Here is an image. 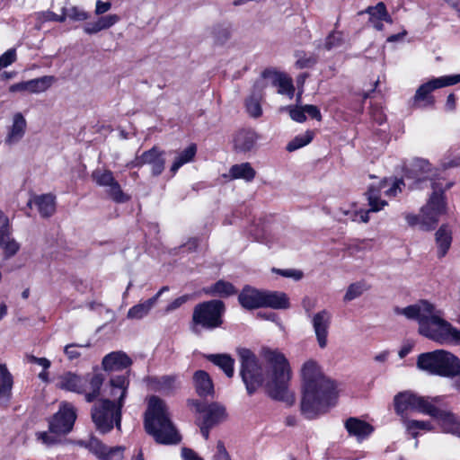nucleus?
I'll list each match as a JSON object with an SVG mask.
<instances>
[{
	"label": "nucleus",
	"instance_id": "10",
	"mask_svg": "<svg viewBox=\"0 0 460 460\" xmlns=\"http://www.w3.org/2000/svg\"><path fill=\"white\" fill-rule=\"evenodd\" d=\"M225 306L222 301L211 300L195 306L192 315V332L199 333V327L212 330L222 324Z\"/></svg>",
	"mask_w": 460,
	"mask_h": 460
},
{
	"label": "nucleus",
	"instance_id": "25",
	"mask_svg": "<svg viewBox=\"0 0 460 460\" xmlns=\"http://www.w3.org/2000/svg\"><path fill=\"white\" fill-rule=\"evenodd\" d=\"M27 121L21 112L13 116V123L8 129L5 144L12 146L17 144L25 135Z\"/></svg>",
	"mask_w": 460,
	"mask_h": 460
},
{
	"label": "nucleus",
	"instance_id": "37",
	"mask_svg": "<svg viewBox=\"0 0 460 460\" xmlns=\"http://www.w3.org/2000/svg\"><path fill=\"white\" fill-rule=\"evenodd\" d=\"M264 92H259L255 89V84L252 86V93L245 100V108L247 113L252 118H260L262 115L261 100Z\"/></svg>",
	"mask_w": 460,
	"mask_h": 460
},
{
	"label": "nucleus",
	"instance_id": "18",
	"mask_svg": "<svg viewBox=\"0 0 460 460\" xmlns=\"http://www.w3.org/2000/svg\"><path fill=\"white\" fill-rule=\"evenodd\" d=\"M56 81L57 79L53 75H44L13 84L9 87V92L40 94L49 90Z\"/></svg>",
	"mask_w": 460,
	"mask_h": 460
},
{
	"label": "nucleus",
	"instance_id": "64",
	"mask_svg": "<svg viewBox=\"0 0 460 460\" xmlns=\"http://www.w3.org/2000/svg\"><path fill=\"white\" fill-rule=\"evenodd\" d=\"M389 357V351L387 350H384L378 354H376L375 357H374V359L375 361L376 362H379V363H384L387 360Z\"/></svg>",
	"mask_w": 460,
	"mask_h": 460
},
{
	"label": "nucleus",
	"instance_id": "57",
	"mask_svg": "<svg viewBox=\"0 0 460 460\" xmlns=\"http://www.w3.org/2000/svg\"><path fill=\"white\" fill-rule=\"evenodd\" d=\"M190 296L188 295L181 296L176 299H174L172 303H170L165 308L166 313L172 312L181 306L189 300Z\"/></svg>",
	"mask_w": 460,
	"mask_h": 460
},
{
	"label": "nucleus",
	"instance_id": "14",
	"mask_svg": "<svg viewBox=\"0 0 460 460\" xmlns=\"http://www.w3.org/2000/svg\"><path fill=\"white\" fill-rule=\"evenodd\" d=\"M269 85L277 87L279 94H286L289 97L294 94L292 79L274 69H265L261 77L255 81V89L259 92H264Z\"/></svg>",
	"mask_w": 460,
	"mask_h": 460
},
{
	"label": "nucleus",
	"instance_id": "4",
	"mask_svg": "<svg viewBox=\"0 0 460 460\" xmlns=\"http://www.w3.org/2000/svg\"><path fill=\"white\" fill-rule=\"evenodd\" d=\"M145 429L160 444H176L181 440V436L170 420L166 404L156 396L149 399Z\"/></svg>",
	"mask_w": 460,
	"mask_h": 460
},
{
	"label": "nucleus",
	"instance_id": "30",
	"mask_svg": "<svg viewBox=\"0 0 460 460\" xmlns=\"http://www.w3.org/2000/svg\"><path fill=\"white\" fill-rule=\"evenodd\" d=\"M345 428L350 436H354L358 440H362L369 436L373 428L367 422L358 418H349L345 422Z\"/></svg>",
	"mask_w": 460,
	"mask_h": 460
},
{
	"label": "nucleus",
	"instance_id": "36",
	"mask_svg": "<svg viewBox=\"0 0 460 460\" xmlns=\"http://www.w3.org/2000/svg\"><path fill=\"white\" fill-rule=\"evenodd\" d=\"M193 382L196 391L200 396H207L213 394V383L207 372L203 370L196 371L193 376Z\"/></svg>",
	"mask_w": 460,
	"mask_h": 460
},
{
	"label": "nucleus",
	"instance_id": "24",
	"mask_svg": "<svg viewBox=\"0 0 460 460\" xmlns=\"http://www.w3.org/2000/svg\"><path fill=\"white\" fill-rule=\"evenodd\" d=\"M131 358L123 351H113L107 354L102 361L104 371H120L131 366Z\"/></svg>",
	"mask_w": 460,
	"mask_h": 460
},
{
	"label": "nucleus",
	"instance_id": "5",
	"mask_svg": "<svg viewBox=\"0 0 460 460\" xmlns=\"http://www.w3.org/2000/svg\"><path fill=\"white\" fill-rule=\"evenodd\" d=\"M402 185L404 186V182L402 180H396L389 187V181L387 180H384L379 183L378 186L369 187L367 193L368 205L370 207L368 210H350L341 208L340 214L344 217H347L348 219L353 222L367 223L369 220L368 215L370 212H378L387 205V202L385 200L380 199L381 195L384 193L386 196L394 197L398 192H401Z\"/></svg>",
	"mask_w": 460,
	"mask_h": 460
},
{
	"label": "nucleus",
	"instance_id": "11",
	"mask_svg": "<svg viewBox=\"0 0 460 460\" xmlns=\"http://www.w3.org/2000/svg\"><path fill=\"white\" fill-rule=\"evenodd\" d=\"M440 401L441 396L425 397L411 392H403L394 397V410L402 417V421L403 419H407L408 411H416L429 416L435 403Z\"/></svg>",
	"mask_w": 460,
	"mask_h": 460
},
{
	"label": "nucleus",
	"instance_id": "56",
	"mask_svg": "<svg viewBox=\"0 0 460 460\" xmlns=\"http://www.w3.org/2000/svg\"><path fill=\"white\" fill-rule=\"evenodd\" d=\"M27 360L29 363L40 366L45 370H48L51 366V362L46 358H37L33 355H29L27 356Z\"/></svg>",
	"mask_w": 460,
	"mask_h": 460
},
{
	"label": "nucleus",
	"instance_id": "44",
	"mask_svg": "<svg viewBox=\"0 0 460 460\" xmlns=\"http://www.w3.org/2000/svg\"><path fill=\"white\" fill-rule=\"evenodd\" d=\"M209 361L218 366L228 377L234 375V359L226 354H212L208 357Z\"/></svg>",
	"mask_w": 460,
	"mask_h": 460
},
{
	"label": "nucleus",
	"instance_id": "50",
	"mask_svg": "<svg viewBox=\"0 0 460 460\" xmlns=\"http://www.w3.org/2000/svg\"><path fill=\"white\" fill-rule=\"evenodd\" d=\"M89 347H90L89 343H87V344L72 343V344L66 345L64 348V353L69 360H75L82 355V352H81L82 349H87Z\"/></svg>",
	"mask_w": 460,
	"mask_h": 460
},
{
	"label": "nucleus",
	"instance_id": "52",
	"mask_svg": "<svg viewBox=\"0 0 460 460\" xmlns=\"http://www.w3.org/2000/svg\"><path fill=\"white\" fill-rule=\"evenodd\" d=\"M16 60L15 49H9L0 56V70L12 65Z\"/></svg>",
	"mask_w": 460,
	"mask_h": 460
},
{
	"label": "nucleus",
	"instance_id": "51",
	"mask_svg": "<svg viewBox=\"0 0 460 460\" xmlns=\"http://www.w3.org/2000/svg\"><path fill=\"white\" fill-rule=\"evenodd\" d=\"M215 40L219 44H224L231 36V30L227 26L217 25L213 29Z\"/></svg>",
	"mask_w": 460,
	"mask_h": 460
},
{
	"label": "nucleus",
	"instance_id": "54",
	"mask_svg": "<svg viewBox=\"0 0 460 460\" xmlns=\"http://www.w3.org/2000/svg\"><path fill=\"white\" fill-rule=\"evenodd\" d=\"M276 272L285 278H290L295 280H300L304 276L301 270L295 269L276 270Z\"/></svg>",
	"mask_w": 460,
	"mask_h": 460
},
{
	"label": "nucleus",
	"instance_id": "62",
	"mask_svg": "<svg viewBox=\"0 0 460 460\" xmlns=\"http://www.w3.org/2000/svg\"><path fill=\"white\" fill-rule=\"evenodd\" d=\"M405 220L411 226H420V214L419 215L407 214L405 216Z\"/></svg>",
	"mask_w": 460,
	"mask_h": 460
},
{
	"label": "nucleus",
	"instance_id": "27",
	"mask_svg": "<svg viewBox=\"0 0 460 460\" xmlns=\"http://www.w3.org/2000/svg\"><path fill=\"white\" fill-rule=\"evenodd\" d=\"M13 378L5 364L0 363V406H7L12 398Z\"/></svg>",
	"mask_w": 460,
	"mask_h": 460
},
{
	"label": "nucleus",
	"instance_id": "26",
	"mask_svg": "<svg viewBox=\"0 0 460 460\" xmlns=\"http://www.w3.org/2000/svg\"><path fill=\"white\" fill-rule=\"evenodd\" d=\"M263 294L264 290L246 287L239 294L238 300L241 305L246 309L264 307Z\"/></svg>",
	"mask_w": 460,
	"mask_h": 460
},
{
	"label": "nucleus",
	"instance_id": "63",
	"mask_svg": "<svg viewBox=\"0 0 460 460\" xmlns=\"http://www.w3.org/2000/svg\"><path fill=\"white\" fill-rule=\"evenodd\" d=\"M456 95L454 93H450L447 99L446 109L447 111H453L456 108Z\"/></svg>",
	"mask_w": 460,
	"mask_h": 460
},
{
	"label": "nucleus",
	"instance_id": "49",
	"mask_svg": "<svg viewBox=\"0 0 460 460\" xmlns=\"http://www.w3.org/2000/svg\"><path fill=\"white\" fill-rule=\"evenodd\" d=\"M64 12L66 18H69L73 21L83 22L89 18V13L77 6L64 8Z\"/></svg>",
	"mask_w": 460,
	"mask_h": 460
},
{
	"label": "nucleus",
	"instance_id": "21",
	"mask_svg": "<svg viewBox=\"0 0 460 460\" xmlns=\"http://www.w3.org/2000/svg\"><path fill=\"white\" fill-rule=\"evenodd\" d=\"M87 447L100 460H121L123 458V447H108L95 438L90 439Z\"/></svg>",
	"mask_w": 460,
	"mask_h": 460
},
{
	"label": "nucleus",
	"instance_id": "2",
	"mask_svg": "<svg viewBox=\"0 0 460 460\" xmlns=\"http://www.w3.org/2000/svg\"><path fill=\"white\" fill-rule=\"evenodd\" d=\"M394 313L416 321L419 333L438 344L460 345V329L447 321L443 312L427 300L406 307H395Z\"/></svg>",
	"mask_w": 460,
	"mask_h": 460
},
{
	"label": "nucleus",
	"instance_id": "33",
	"mask_svg": "<svg viewBox=\"0 0 460 460\" xmlns=\"http://www.w3.org/2000/svg\"><path fill=\"white\" fill-rule=\"evenodd\" d=\"M439 349L419 355L417 367L424 371L438 376Z\"/></svg>",
	"mask_w": 460,
	"mask_h": 460
},
{
	"label": "nucleus",
	"instance_id": "40",
	"mask_svg": "<svg viewBox=\"0 0 460 460\" xmlns=\"http://www.w3.org/2000/svg\"><path fill=\"white\" fill-rule=\"evenodd\" d=\"M155 305V298H149L133 305L128 311L127 317L131 320H140L146 316Z\"/></svg>",
	"mask_w": 460,
	"mask_h": 460
},
{
	"label": "nucleus",
	"instance_id": "8",
	"mask_svg": "<svg viewBox=\"0 0 460 460\" xmlns=\"http://www.w3.org/2000/svg\"><path fill=\"white\" fill-rule=\"evenodd\" d=\"M121 410L109 398L100 399L92 408L91 416L96 429L102 433H108L115 426L120 429Z\"/></svg>",
	"mask_w": 460,
	"mask_h": 460
},
{
	"label": "nucleus",
	"instance_id": "16",
	"mask_svg": "<svg viewBox=\"0 0 460 460\" xmlns=\"http://www.w3.org/2000/svg\"><path fill=\"white\" fill-rule=\"evenodd\" d=\"M164 155V151L154 146L151 149L145 151L141 155L136 156L133 161L127 164V167L134 168L148 164L151 166L152 174L158 176L164 170L165 159Z\"/></svg>",
	"mask_w": 460,
	"mask_h": 460
},
{
	"label": "nucleus",
	"instance_id": "1",
	"mask_svg": "<svg viewBox=\"0 0 460 460\" xmlns=\"http://www.w3.org/2000/svg\"><path fill=\"white\" fill-rule=\"evenodd\" d=\"M241 360V376L249 394L263 386L276 400H288V385L291 376L288 360L278 349L265 348L261 350L263 368L255 355L248 349L237 350Z\"/></svg>",
	"mask_w": 460,
	"mask_h": 460
},
{
	"label": "nucleus",
	"instance_id": "23",
	"mask_svg": "<svg viewBox=\"0 0 460 460\" xmlns=\"http://www.w3.org/2000/svg\"><path fill=\"white\" fill-rule=\"evenodd\" d=\"M459 374V358L449 351L439 349L438 376L450 377Z\"/></svg>",
	"mask_w": 460,
	"mask_h": 460
},
{
	"label": "nucleus",
	"instance_id": "12",
	"mask_svg": "<svg viewBox=\"0 0 460 460\" xmlns=\"http://www.w3.org/2000/svg\"><path fill=\"white\" fill-rule=\"evenodd\" d=\"M191 405L199 414L197 420L200 432L204 438L208 439L209 429L226 419V409L218 403L205 404L198 401H192Z\"/></svg>",
	"mask_w": 460,
	"mask_h": 460
},
{
	"label": "nucleus",
	"instance_id": "42",
	"mask_svg": "<svg viewBox=\"0 0 460 460\" xmlns=\"http://www.w3.org/2000/svg\"><path fill=\"white\" fill-rule=\"evenodd\" d=\"M40 215L44 217H50L55 212V198L50 194L38 196L34 199Z\"/></svg>",
	"mask_w": 460,
	"mask_h": 460
},
{
	"label": "nucleus",
	"instance_id": "55",
	"mask_svg": "<svg viewBox=\"0 0 460 460\" xmlns=\"http://www.w3.org/2000/svg\"><path fill=\"white\" fill-rule=\"evenodd\" d=\"M288 109L289 111V115L293 120L301 123L306 119L303 107L302 108L289 107Z\"/></svg>",
	"mask_w": 460,
	"mask_h": 460
},
{
	"label": "nucleus",
	"instance_id": "6",
	"mask_svg": "<svg viewBox=\"0 0 460 460\" xmlns=\"http://www.w3.org/2000/svg\"><path fill=\"white\" fill-rule=\"evenodd\" d=\"M103 380V375L101 373L80 376L66 372L58 377L57 386L62 390L84 394L85 401L92 402L100 395Z\"/></svg>",
	"mask_w": 460,
	"mask_h": 460
},
{
	"label": "nucleus",
	"instance_id": "43",
	"mask_svg": "<svg viewBox=\"0 0 460 460\" xmlns=\"http://www.w3.org/2000/svg\"><path fill=\"white\" fill-rule=\"evenodd\" d=\"M197 152L196 145L191 144L186 149L181 151L174 159L172 166L171 172L172 174H175L177 171L185 164L190 163L193 160Z\"/></svg>",
	"mask_w": 460,
	"mask_h": 460
},
{
	"label": "nucleus",
	"instance_id": "59",
	"mask_svg": "<svg viewBox=\"0 0 460 460\" xmlns=\"http://www.w3.org/2000/svg\"><path fill=\"white\" fill-rule=\"evenodd\" d=\"M305 114L307 113L309 116H311L314 119H316L317 120H321L322 116L319 109L314 105H305L303 107Z\"/></svg>",
	"mask_w": 460,
	"mask_h": 460
},
{
	"label": "nucleus",
	"instance_id": "28",
	"mask_svg": "<svg viewBox=\"0 0 460 460\" xmlns=\"http://www.w3.org/2000/svg\"><path fill=\"white\" fill-rule=\"evenodd\" d=\"M452 230L447 225H442L435 234L437 254L438 258L446 256L452 243Z\"/></svg>",
	"mask_w": 460,
	"mask_h": 460
},
{
	"label": "nucleus",
	"instance_id": "53",
	"mask_svg": "<svg viewBox=\"0 0 460 460\" xmlns=\"http://www.w3.org/2000/svg\"><path fill=\"white\" fill-rule=\"evenodd\" d=\"M296 66L298 69H303L306 67H311L316 63L315 58L312 56H306V55H299L296 54Z\"/></svg>",
	"mask_w": 460,
	"mask_h": 460
},
{
	"label": "nucleus",
	"instance_id": "39",
	"mask_svg": "<svg viewBox=\"0 0 460 460\" xmlns=\"http://www.w3.org/2000/svg\"><path fill=\"white\" fill-rule=\"evenodd\" d=\"M258 140V136L253 131H242L234 138V146L243 152L250 151L253 148Z\"/></svg>",
	"mask_w": 460,
	"mask_h": 460
},
{
	"label": "nucleus",
	"instance_id": "20",
	"mask_svg": "<svg viewBox=\"0 0 460 460\" xmlns=\"http://www.w3.org/2000/svg\"><path fill=\"white\" fill-rule=\"evenodd\" d=\"M129 379L125 375L112 376L109 381L110 397L116 405L123 407L128 395Z\"/></svg>",
	"mask_w": 460,
	"mask_h": 460
},
{
	"label": "nucleus",
	"instance_id": "32",
	"mask_svg": "<svg viewBox=\"0 0 460 460\" xmlns=\"http://www.w3.org/2000/svg\"><path fill=\"white\" fill-rule=\"evenodd\" d=\"M264 307L273 309H288L290 306L289 298L284 292L267 291L263 294Z\"/></svg>",
	"mask_w": 460,
	"mask_h": 460
},
{
	"label": "nucleus",
	"instance_id": "9",
	"mask_svg": "<svg viewBox=\"0 0 460 460\" xmlns=\"http://www.w3.org/2000/svg\"><path fill=\"white\" fill-rule=\"evenodd\" d=\"M432 189V194L420 212V228L426 231L433 229L439 217L447 213L443 184L441 182H433Z\"/></svg>",
	"mask_w": 460,
	"mask_h": 460
},
{
	"label": "nucleus",
	"instance_id": "15",
	"mask_svg": "<svg viewBox=\"0 0 460 460\" xmlns=\"http://www.w3.org/2000/svg\"><path fill=\"white\" fill-rule=\"evenodd\" d=\"M443 399L435 403L430 417L435 419L441 432L460 438V417L444 406Z\"/></svg>",
	"mask_w": 460,
	"mask_h": 460
},
{
	"label": "nucleus",
	"instance_id": "60",
	"mask_svg": "<svg viewBox=\"0 0 460 460\" xmlns=\"http://www.w3.org/2000/svg\"><path fill=\"white\" fill-rule=\"evenodd\" d=\"M414 345H415V343H414L413 341H405L402 345V347H401V349H400V350L398 352L399 357L401 358H403L404 357H406L412 350Z\"/></svg>",
	"mask_w": 460,
	"mask_h": 460
},
{
	"label": "nucleus",
	"instance_id": "46",
	"mask_svg": "<svg viewBox=\"0 0 460 460\" xmlns=\"http://www.w3.org/2000/svg\"><path fill=\"white\" fill-rule=\"evenodd\" d=\"M314 138V133L312 131H305V133L296 136L293 138L287 146L288 152L296 151L306 145H308Z\"/></svg>",
	"mask_w": 460,
	"mask_h": 460
},
{
	"label": "nucleus",
	"instance_id": "41",
	"mask_svg": "<svg viewBox=\"0 0 460 460\" xmlns=\"http://www.w3.org/2000/svg\"><path fill=\"white\" fill-rule=\"evenodd\" d=\"M181 456L183 460H203L193 450L189 448H182ZM213 460H231L223 442L218 441L217 445V452L214 455Z\"/></svg>",
	"mask_w": 460,
	"mask_h": 460
},
{
	"label": "nucleus",
	"instance_id": "61",
	"mask_svg": "<svg viewBox=\"0 0 460 460\" xmlns=\"http://www.w3.org/2000/svg\"><path fill=\"white\" fill-rule=\"evenodd\" d=\"M430 164L429 162L423 159H418L414 162V169H420L423 172H428L429 171Z\"/></svg>",
	"mask_w": 460,
	"mask_h": 460
},
{
	"label": "nucleus",
	"instance_id": "34",
	"mask_svg": "<svg viewBox=\"0 0 460 460\" xmlns=\"http://www.w3.org/2000/svg\"><path fill=\"white\" fill-rule=\"evenodd\" d=\"M402 424L406 432L413 438H417L421 433L434 430V425L429 420L403 419Z\"/></svg>",
	"mask_w": 460,
	"mask_h": 460
},
{
	"label": "nucleus",
	"instance_id": "48",
	"mask_svg": "<svg viewBox=\"0 0 460 460\" xmlns=\"http://www.w3.org/2000/svg\"><path fill=\"white\" fill-rule=\"evenodd\" d=\"M345 41L344 35L341 31H333L331 32L323 43V49L332 50L343 45Z\"/></svg>",
	"mask_w": 460,
	"mask_h": 460
},
{
	"label": "nucleus",
	"instance_id": "17",
	"mask_svg": "<svg viewBox=\"0 0 460 460\" xmlns=\"http://www.w3.org/2000/svg\"><path fill=\"white\" fill-rule=\"evenodd\" d=\"M92 176L96 184L109 188V194L115 201L124 202L128 200V197L123 193L111 171L96 169L93 172Z\"/></svg>",
	"mask_w": 460,
	"mask_h": 460
},
{
	"label": "nucleus",
	"instance_id": "31",
	"mask_svg": "<svg viewBox=\"0 0 460 460\" xmlns=\"http://www.w3.org/2000/svg\"><path fill=\"white\" fill-rule=\"evenodd\" d=\"M119 21L117 14H108L99 17L95 22H87L84 26V31L86 34L93 35L101 31L110 29Z\"/></svg>",
	"mask_w": 460,
	"mask_h": 460
},
{
	"label": "nucleus",
	"instance_id": "35",
	"mask_svg": "<svg viewBox=\"0 0 460 460\" xmlns=\"http://www.w3.org/2000/svg\"><path fill=\"white\" fill-rule=\"evenodd\" d=\"M256 175L255 170L252 167L249 163H243L240 164H234L229 169L227 175L224 177L228 180L242 179L246 181H252Z\"/></svg>",
	"mask_w": 460,
	"mask_h": 460
},
{
	"label": "nucleus",
	"instance_id": "45",
	"mask_svg": "<svg viewBox=\"0 0 460 460\" xmlns=\"http://www.w3.org/2000/svg\"><path fill=\"white\" fill-rule=\"evenodd\" d=\"M235 292L236 291L231 283L223 280H219L213 286L205 289V293L207 294L220 296H228Z\"/></svg>",
	"mask_w": 460,
	"mask_h": 460
},
{
	"label": "nucleus",
	"instance_id": "38",
	"mask_svg": "<svg viewBox=\"0 0 460 460\" xmlns=\"http://www.w3.org/2000/svg\"><path fill=\"white\" fill-rule=\"evenodd\" d=\"M150 386L162 394H170L178 387V383L174 376H164L162 377H153L149 382Z\"/></svg>",
	"mask_w": 460,
	"mask_h": 460
},
{
	"label": "nucleus",
	"instance_id": "19",
	"mask_svg": "<svg viewBox=\"0 0 460 460\" xmlns=\"http://www.w3.org/2000/svg\"><path fill=\"white\" fill-rule=\"evenodd\" d=\"M332 322V314L328 310H321L311 317V323L321 349L328 344L329 329Z\"/></svg>",
	"mask_w": 460,
	"mask_h": 460
},
{
	"label": "nucleus",
	"instance_id": "22",
	"mask_svg": "<svg viewBox=\"0 0 460 460\" xmlns=\"http://www.w3.org/2000/svg\"><path fill=\"white\" fill-rule=\"evenodd\" d=\"M0 247L7 256L14 255L19 248V243L11 237V230L8 217L0 210Z\"/></svg>",
	"mask_w": 460,
	"mask_h": 460
},
{
	"label": "nucleus",
	"instance_id": "58",
	"mask_svg": "<svg viewBox=\"0 0 460 460\" xmlns=\"http://www.w3.org/2000/svg\"><path fill=\"white\" fill-rule=\"evenodd\" d=\"M111 8V3L107 1L103 2L102 0H97L95 4V10L94 13L96 15H102L108 11H110Z\"/></svg>",
	"mask_w": 460,
	"mask_h": 460
},
{
	"label": "nucleus",
	"instance_id": "7",
	"mask_svg": "<svg viewBox=\"0 0 460 460\" xmlns=\"http://www.w3.org/2000/svg\"><path fill=\"white\" fill-rule=\"evenodd\" d=\"M76 419L75 407L67 402H63L59 411L49 421V430L38 432L37 439L49 447L60 442V437L69 433Z\"/></svg>",
	"mask_w": 460,
	"mask_h": 460
},
{
	"label": "nucleus",
	"instance_id": "3",
	"mask_svg": "<svg viewBox=\"0 0 460 460\" xmlns=\"http://www.w3.org/2000/svg\"><path fill=\"white\" fill-rule=\"evenodd\" d=\"M301 378V411L305 418L314 419L334 403L338 394L336 385L323 375L319 364L313 359L303 364Z\"/></svg>",
	"mask_w": 460,
	"mask_h": 460
},
{
	"label": "nucleus",
	"instance_id": "29",
	"mask_svg": "<svg viewBox=\"0 0 460 460\" xmlns=\"http://www.w3.org/2000/svg\"><path fill=\"white\" fill-rule=\"evenodd\" d=\"M367 13L369 14V22L377 31L384 29L383 22L392 23V18L386 11L384 3H378L376 5L368 7Z\"/></svg>",
	"mask_w": 460,
	"mask_h": 460
},
{
	"label": "nucleus",
	"instance_id": "47",
	"mask_svg": "<svg viewBox=\"0 0 460 460\" xmlns=\"http://www.w3.org/2000/svg\"><path fill=\"white\" fill-rule=\"evenodd\" d=\"M367 289V287L364 281L354 282L348 287L343 300L345 302L352 301L359 297Z\"/></svg>",
	"mask_w": 460,
	"mask_h": 460
},
{
	"label": "nucleus",
	"instance_id": "13",
	"mask_svg": "<svg viewBox=\"0 0 460 460\" xmlns=\"http://www.w3.org/2000/svg\"><path fill=\"white\" fill-rule=\"evenodd\" d=\"M460 82V74L455 75H444L433 78L421 84L413 97L414 103L419 107H427L434 104V97L430 93L445 86L454 85Z\"/></svg>",
	"mask_w": 460,
	"mask_h": 460
}]
</instances>
